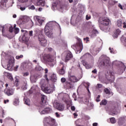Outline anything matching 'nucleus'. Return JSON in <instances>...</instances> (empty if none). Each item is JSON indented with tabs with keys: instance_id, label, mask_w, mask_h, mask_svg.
<instances>
[{
	"instance_id": "f257e3e1",
	"label": "nucleus",
	"mask_w": 126,
	"mask_h": 126,
	"mask_svg": "<svg viewBox=\"0 0 126 126\" xmlns=\"http://www.w3.org/2000/svg\"><path fill=\"white\" fill-rule=\"evenodd\" d=\"M57 25L56 22H49L47 23L44 29V32L46 36H48L49 38H53V32H52V28L53 26Z\"/></svg>"
},
{
	"instance_id": "e2e57ef3",
	"label": "nucleus",
	"mask_w": 126,
	"mask_h": 126,
	"mask_svg": "<svg viewBox=\"0 0 126 126\" xmlns=\"http://www.w3.org/2000/svg\"><path fill=\"white\" fill-rule=\"evenodd\" d=\"M73 115L74 116V118H76V117H77V116H78L77 113H73Z\"/></svg>"
},
{
	"instance_id": "864d4df0",
	"label": "nucleus",
	"mask_w": 126,
	"mask_h": 126,
	"mask_svg": "<svg viewBox=\"0 0 126 126\" xmlns=\"http://www.w3.org/2000/svg\"><path fill=\"white\" fill-rule=\"evenodd\" d=\"M26 9V8L25 7H20V9L21 10H22V11H23V10H25V9Z\"/></svg>"
},
{
	"instance_id": "2f4dec72",
	"label": "nucleus",
	"mask_w": 126,
	"mask_h": 126,
	"mask_svg": "<svg viewBox=\"0 0 126 126\" xmlns=\"http://www.w3.org/2000/svg\"><path fill=\"white\" fill-rule=\"evenodd\" d=\"M7 78L10 81H12L13 80V77H12V75L11 74H8L7 75Z\"/></svg>"
},
{
	"instance_id": "423d86ee",
	"label": "nucleus",
	"mask_w": 126,
	"mask_h": 126,
	"mask_svg": "<svg viewBox=\"0 0 126 126\" xmlns=\"http://www.w3.org/2000/svg\"><path fill=\"white\" fill-rule=\"evenodd\" d=\"M98 22L100 24L104 25V26H108L110 24V19L107 17L100 18L98 20Z\"/></svg>"
},
{
	"instance_id": "f03ea898",
	"label": "nucleus",
	"mask_w": 126,
	"mask_h": 126,
	"mask_svg": "<svg viewBox=\"0 0 126 126\" xmlns=\"http://www.w3.org/2000/svg\"><path fill=\"white\" fill-rule=\"evenodd\" d=\"M35 38L40 46L42 47H46L47 46V39L46 37L43 34V31H41L40 32L37 33Z\"/></svg>"
},
{
	"instance_id": "052dcab7",
	"label": "nucleus",
	"mask_w": 126,
	"mask_h": 126,
	"mask_svg": "<svg viewBox=\"0 0 126 126\" xmlns=\"http://www.w3.org/2000/svg\"><path fill=\"white\" fill-rule=\"evenodd\" d=\"M98 126V123H93V126Z\"/></svg>"
},
{
	"instance_id": "aec40b11",
	"label": "nucleus",
	"mask_w": 126,
	"mask_h": 126,
	"mask_svg": "<svg viewBox=\"0 0 126 126\" xmlns=\"http://www.w3.org/2000/svg\"><path fill=\"white\" fill-rule=\"evenodd\" d=\"M121 31L120 29H117L115 31L114 33L113 34V37L114 38H118V36L121 34Z\"/></svg>"
},
{
	"instance_id": "37998d69",
	"label": "nucleus",
	"mask_w": 126,
	"mask_h": 126,
	"mask_svg": "<svg viewBox=\"0 0 126 126\" xmlns=\"http://www.w3.org/2000/svg\"><path fill=\"white\" fill-rule=\"evenodd\" d=\"M9 32H10V33H12V32H13V27H10L9 29Z\"/></svg>"
},
{
	"instance_id": "f3484780",
	"label": "nucleus",
	"mask_w": 126,
	"mask_h": 126,
	"mask_svg": "<svg viewBox=\"0 0 126 126\" xmlns=\"http://www.w3.org/2000/svg\"><path fill=\"white\" fill-rule=\"evenodd\" d=\"M46 2L43 0H39L36 3V5L37 6H45Z\"/></svg>"
},
{
	"instance_id": "8fccbe9b",
	"label": "nucleus",
	"mask_w": 126,
	"mask_h": 126,
	"mask_svg": "<svg viewBox=\"0 0 126 126\" xmlns=\"http://www.w3.org/2000/svg\"><path fill=\"white\" fill-rule=\"evenodd\" d=\"M71 111H75V107L74 106H72L71 107Z\"/></svg>"
},
{
	"instance_id": "4c0bfd02",
	"label": "nucleus",
	"mask_w": 126,
	"mask_h": 126,
	"mask_svg": "<svg viewBox=\"0 0 126 126\" xmlns=\"http://www.w3.org/2000/svg\"><path fill=\"white\" fill-rule=\"evenodd\" d=\"M102 87H103V85L101 84H97L96 86V88H97V89H99V88H102Z\"/></svg>"
},
{
	"instance_id": "338daca9",
	"label": "nucleus",
	"mask_w": 126,
	"mask_h": 126,
	"mask_svg": "<svg viewBox=\"0 0 126 126\" xmlns=\"http://www.w3.org/2000/svg\"><path fill=\"white\" fill-rule=\"evenodd\" d=\"M23 2H26L27 1H28V0H22Z\"/></svg>"
},
{
	"instance_id": "cd10ccee",
	"label": "nucleus",
	"mask_w": 126,
	"mask_h": 126,
	"mask_svg": "<svg viewBox=\"0 0 126 126\" xmlns=\"http://www.w3.org/2000/svg\"><path fill=\"white\" fill-rule=\"evenodd\" d=\"M110 63V60L108 59H104L103 61V65H107V64H109Z\"/></svg>"
},
{
	"instance_id": "9b49d317",
	"label": "nucleus",
	"mask_w": 126,
	"mask_h": 126,
	"mask_svg": "<svg viewBox=\"0 0 126 126\" xmlns=\"http://www.w3.org/2000/svg\"><path fill=\"white\" fill-rule=\"evenodd\" d=\"M72 58H73L72 53H71L70 51H68L64 59L65 63H67V62L70 61V59H72Z\"/></svg>"
},
{
	"instance_id": "39448f33",
	"label": "nucleus",
	"mask_w": 126,
	"mask_h": 126,
	"mask_svg": "<svg viewBox=\"0 0 126 126\" xmlns=\"http://www.w3.org/2000/svg\"><path fill=\"white\" fill-rule=\"evenodd\" d=\"M45 122L46 123L44 124V126H57L56 120L51 117L46 118Z\"/></svg>"
},
{
	"instance_id": "0eeeda50",
	"label": "nucleus",
	"mask_w": 126,
	"mask_h": 126,
	"mask_svg": "<svg viewBox=\"0 0 126 126\" xmlns=\"http://www.w3.org/2000/svg\"><path fill=\"white\" fill-rule=\"evenodd\" d=\"M15 62V60L14 59V57H11L8 61V64L7 65V69L8 70H12L13 66H14V63Z\"/></svg>"
},
{
	"instance_id": "c9c22d12",
	"label": "nucleus",
	"mask_w": 126,
	"mask_h": 126,
	"mask_svg": "<svg viewBox=\"0 0 126 126\" xmlns=\"http://www.w3.org/2000/svg\"><path fill=\"white\" fill-rule=\"evenodd\" d=\"M7 2V0H1V4H2V5H5Z\"/></svg>"
},
{
	"instance_id": "de8ad7c7",
	"label": "nucleus",
	"mask_w": 126,
	"mask_h": 126,
	"mask_svg": "<svg viewBox=\"0 0 126 126\" xmlns=\"http://www.w3.org/2000/svg\"><path fill=\"white\" fill-rule=\"evenodd\" d=\"M86 18L87 20H89V19H91V16H88V15H87L86 16Z\"/></svg>"
},
{
	"instance_id": "0e129e2a",
	"label": "nucleus",
	"mask_w": 126,
	"mask_h": 126,
	"mask_svg": "<svg viewBox=\"0 0 126 126\" xmlns=\"http://www.w3.org/2000/svg\"><path fill=\"white\" fill-rule=\"evenodd\" d=\"M44 71H45V73H48V69L47 68L45 69Z\"/></svg>"
},
{
	"instance_id": "4d7b16f0",
	"label": "nucleus",
	"mask_w": 126,
	"mask_h": 126,
	"mask_svg": "<svg viewBox=\"0 0 126 126\" xmlns=\"http://www.w3.org/2000/svg\"><path fill=\"white\" fill-rule=\"evenodd\" d=\"M9 102V100L7 99L6 100H4V103L6 104V103H8Z\"/></svg>"
},
{
	"instance_id": "b1692460",
	"label": "nucleus",
	"mask_w": 126,
	"mask_h": 126,
	"mask_svg": "<svg viewBox=\"0 0 126 126\" xmlns=\"http://www.w3.org/2000/svg\"><path fill=\"white\" fill-rule=\"evenodd\" d=\"M126 69V66L125 65H122L120 66L119 69V71H121V73H123Z\"/></svg>"
},
{
	"instance_id": "a211bd4d",
	"label": "nucleus",
	"mask_w": 126,
	"mask_h": 126,
	"mask_svg": "<svg viewBox=\"0 0 126 126\" xmlns=\"http://www.w3.org/2000/svg\"><path fill=\"white\" fill-rule=\"evenodd\" d=\"M34 19H36L37 21H38V23L40 25H42L43 24V22H44L45 20H42L40 17L36 16L34 17Z\"/></svg>"
},
{
	"instance_id": "ea45409f",
	"label": "nucleus",
	"mask_w": 126,
	"mask_h": 126,
	"mask_svg": "<svg viewBox=\"0 0 126 126\" xmlns=\"http://www.w3.org/2000/svg\"><path fill=\"white\" fill-rule=\"evenodd\" d=\"M96 34H98V31H97L96 30H94L93 31V35L96 36Z\"/></svg>"
},
{
	"instance_id": "bb28decb",
	"label": "nucleus",
	"mask_w": 126,
	"mask_h": 126,
	"mask_svg": "<svg viewBox=\"0 0 126 126\" xmlns=\"http://www.w3.org/2000/svg\"><path fill=\"white\" fill-rule=\"evenodd\" d=\"M83 58H86V59H89L90 58H92V55H91L89 53H86L83 56Z\"/></svg>"
},
{
	"instance_id": "a18cd8bd",
	"label": "nucleus",
	"mask_w": 126,
	"mask_h": 126,
	"mask_svg": "<svg viewBox=\"0 0 126 126\" xmlns=\"http://www.w3.org/2000/svg\"><path fill=\"white\" fill-rule=\"evenodd\" d=\"M101 97V96L100 95H98L97 96V97H96V101L97 102H100V97Z\"/></svg>"
},
{
	"instance_id": "72a5a7b5",
	"label": "nucleus",
	"mask_w": 126,
	"mask_h": 126,
	"mask_svg": "<svg viewBox=\"0 0 126 126\" xmlns=\"http://www.w3.org/2000/svg\"><path fill=\"white\" fill-rule=\"evenodd\" d=\"M27 81H25L24 82V87L23 86L22 87V88L23 89H24V90H26V89H27Z\"/></svg>"
},
{
	"instance_id": "a19ab883",
	"label": "nucleus",
	"mask_w": 126,
	"mask_h": 126,
	"mask_svg": "<svg viewBox=\"0 0 126 126\" xmlns=\"http://www.w3.org/2000/svg\"><path fill=\"white\" fill-rule=\"evenodd\" d=\"M52 79H53L54 81H56L57 80V76L56 75H53Z\"/></svg>"
},
{
	"instance_id": "6ab92c4d",
	"label": "nucleus",
	"mask_w": 126,
	"mask_h": 126,
	"mask_svg": "<svg viewBox=\"0 0 126 126\" xmlns=\"http://www.w3.org/2000/svg\"><path fill=\"white\" fill-rule=\"evenodd\" d=\"M37 78H38V76L37 75H34L31 76V81L32 83H35L37 81Z\"/></svg>"
},
{
	"instance_id": "c756f323",
	"label": "nucleus",
	"mask_w": 126,
	"mask_h": 126,
	"mask_svg": "<svg viewBox=\"0 0 126 126\" xmlns=\"http://www.w3.org/2000/svg\"><path fill=\"white\" fill-rule=\"evenodd\" d=\"M108 102V101H107V100L106 99H103L102 100L100 103V105H103V106H106V105H107V103Z\"/></svg>"
},
{
	"instance_id": "49530a36",
	"label": "nucleus",
	"mask_w": 126,
	"mask_h": 126,
	"mask_svg": "<svg viewBox=\"0 0 126 126\" xmlns=\"http://www.w3.org/2000/svg\"><path fill=\"white\" fill-rule=\"evenodd\" d=\"M47 51L48 52H54V49H53L52 48H48L47 49Z\"/></svg>"
},
{
	"instance_id": "bf43d9fd",
	"label": "nucleus",
	"mask_w": 126,
	"mask_h": 126,
	"mask_svg": "<svg viewBox=\"0 0 126 126\" xmlns=\"http://www.w3.org/2000/svg\"><path fill=\"white\" fill-rule=\"evenodd\" d=\"M19 67V65H17L15 67V70H17V69Z\"/></svg>"
},
{
	"instance_id": "5fc2aeb1",
	"label": "nucleus",
	"mask_w": 126,
	"mask_h": 126,
	"mask_svg": "<svg viewBox=\"0 0 126 126\" xmlns=\"http://www.w3.org/2000/svg\"><path fill=\"white\" fill-rule=\"evenodd\" d=\"M84 41H87V42H89V37H87L86 38H84Z\"/></svg>"
},
{
	"instance_id": "6e6d98bb",
	"label": "nucleus",
	"mask_w": 126,
	"mask_h": 126,
	"mask_svg": "<svg viewBox=\"0 0 126 126\" xmlns=\"http://www.w3.org/2000/svg\"><path fill=\"white\" fill-rule=\"evenodd\" d=\"M123 24V28H126V23L124 22Z\"/></svg>"
},
{
	"instance_id": "69168bd1",
	"label": "nucleus",
	"mask_w": 126,
	"mask_h": 126,
	"mask_svg": "<svg viewBox=\"0 0 126 126\" xmlns=\"http://www.w3.org/2000/svg\"><path fill=\"white\" fill-rule=\"evenodd\" d=\"M2 118H3V116H4V110H2Z\"/></svg>"
},
{
	"instance_id": "58836bf2",
	"label": "nucleus",
	"mask_w": 126,
	"mask_h": 126,
	"mask_svg": "<svg viewBox=\"0 0 126 126\" xmlns=\"http://www.w3.org/2000/svg\"><path fill=\"white\" fill-rule=\"evenodd\" d=\"M22 58H23V55H21L20 56H16V60H20V59H22Z\"/></svg>"
},
{
	"instance_id": "603ef678",
	"label": "nucleus",
	"mask_w": 126,
	"mask_h": 126,
	"mask_svg": "<svg viewBox=\"0 0 126 126\" xmlns=\"http://www.w3.org/2000/svg\"><path fill=\"white\" fill-rule=\"evenodd\" d=\"M31 9L34 10L35 9V6L34 5H32L30 7Z\"/></svg>"
},
{
	"instance_id": "79ce46f5",
	"label": "nucleus",
	"mask_w": 126,
	"mask_h": 126,
	"mask_svg": "<svg viewBox=\"0 0 126 126\" xmlns=\"http://www.w3.org/2000/svg\"><path fill=\"white\" fill-rule=\"evenodd\" d=\"M29 75V72H26L23 73V76L24 77L28 76Z\"/></svg>"
},
{
	"instance_id": "5701e85b",
	"label": "nucleus",
	"mask_w": 126,
	"mask_h": 126,
	"mask_svg": "<svg viewBox=\"0 0 126 126\" xmlns=\"http://www.w3.org/2000/svg\"><path fill=\"white\" fill-rule=\"evenodd\" d=\"M78 45L79 46V49H80L79 51L81 52V51L83 50V45H82V43H81V41H79L78 43Z\"/></svg>"
},
{
	"instance_id": "3c124183",
	"label": "nucleus",
	"mask_w": 126,
	"mask_h": 126,
	"mask_svg": "<svg viewBox=\"0 0 126 126\" xmlns=\"http://www.w3.org/2000/svg\"><path fill=\"white\" fill-rule=\"evenodd\" d=\"M55 115H56L57 118H60V117L61 116V115H60V114H59V113L58 112H56L55 113Z\"/></svg>"
},
{
	"instance_id": "412c9836",
	"label": "nucleus",
	"mask_w": 126,
	"mask_h": 126,
	"mask_svg": "<svg viewBox=\"0 0 126 126\" xmlns=\"http://www.w3.org/2000/svg\"><path fill=\"white\" fill-rule=\"evenodd\" d=\"M117 25L119 28L123 27V23L122 22V19H119L117 21Z\"/></svg>"
},
{
	"instance_id": "680f3d73",
	"label": "nucleus",
	"mask_w": 126,
	"mask_h": 126,
	"mask_svg": "<svg viewBox=\"0 0 126 126\" xmlns=\"http://www.w3.org/2000/svg\"><path fill=\"white\" fill-rule=\"evenodd\" d=\"M37 70H42V68L40 66L37 67Z\"/></svg>"
},
{
	"instance_id": "1a4fd4ad",
	"label": "nucleus",
	"mask_w": 126,
	"mask_h": 126,
	"mask_svg": "<svg viewBox=\"0 0 126 126\" xmlns=\"http://www.w3.org/2000/svg\"><path fill=\"white\" fill-rule=\"evenodd\" d=\"M43 60L45 62H48L49 63H53L54 59L52 58V55L50 54H44L43 55Z\"/></svg>"
},
{
	"instance_id": "c85d7f7f",
	"label": "nucleus",
	"mask_w": 126,
	"mask_h": 126,
	"mask_svg": "<svg viewBox=\"0 0 126 126\" xmlns=\"http://www.w3.org/2000/svg\"><path fill=\"white\" fill-rule=\"evenodd\" d=\"M24 100L25 101V104H26V105H27L28 106H29V105H30V100H29V99L24 98Z\"/></svg>"
},
{
	"instance_id": "774afa93",
	"label": "nucleus",
	"mask_w": 126,
	"mask_h": 126,
	"mask_svg": "<svg viewBox=\"0 0 126 126\" xmlns=\"http://www.w3.org/2000/svg\"><path fill=\"white\" fill-rule=\"evenodd\" d=\"M13 18H16V14H14L13 15Z\"/></svg>"
},
{
	"instance_id": "f704fd0d",
	"label": "nucleus",
	"mask_w": 126,
	"mask_h": 126,
	"mask_svg": "<svg viewBox=\"0 0 126 126\" xmlns=\"http://www.w3.org/2000/svg\"><path fill=\"white\" fill-rule=\"evenodd\" d=\"M110 122L111 123V124H115L116 122H117L116 121V119H115V118H114V117L111 118L110 119Z\"/></svg>"
},
{
	"instance_id": "2eb2a0df",
	"label": "nucleus",
	"mask_w": 126,
	"mask_h": 126,
	"mask_svg": "<svg viewBox=\"0 0 126 126\" xmlns=\"http://www.w3.org/2000/svg\"><path fill=\"white\" fill-rule=\"evenodd\" d=\"M68 80L69 81H70L71 82H77L78 81V79H77V78H76L75 76L73 75H68Z\"/></svg>"
},
{
	"instance_id": "6e6552de",
	"label": "nucleus",
	"mask_w": 126,
	"mask_h": 126,
	"mask_svg": "<svg viewBox=\"0 0 126 126\" xmlns=\"http://www.w3.org/2000/svg\"><path fill=\"white\" fill-rule=\"evenodd\" d=\"M61 81L62 83H64V86L68 89H70L72 88V83L66 81V79L64 77L61 78Z\"/></svg>"
},
{
	"instance_id": "a878e982",
	"label": "nucleus",
	"mask_w": 126,
	"mask_h": 126,
	"mask_svg": "<svg viewBox=\"0 0 126 126\" xmlns=\"http://www.w3.org/2000/svg\"><path fill=\"white\" fill-rule=\"evenodd\" d=\"M84 86H85L87 90L88 91L89 93L90 92V91H89V86H90V84L88 83H84Z\"/></svg>"
},
{
	"instance_id": "473e14b6",
	"label": "nucleus",
	"mask_w": 126,
	"mask_h": 126,
	"mask_svg": "<svg viewBox=\"0 0 126 126\" xmlns=\"http://www.w3.org/2000/svg\"><path fill=\"white\" fill-rule=\"evenodd\" d=\"M0 30H2V34L3 35V36H5V35H4V27L2 26H0Z\"/></svg>"
},
{
	"instance_id": "4be33fe9",
	"label": "nucleus",
	"mask_w": 126,
	"mask_h": 126,
	"mask_svg": "<svg viewBox=\"0 0 126 126\" xmlns=\"http://www.w3.org/2000/svg\"><path fill=\"white\" fill-rule=\"evenodd\" d=\"M41 100L42 103H46V102L47 101V96L45 95H42L41 97Z\"/></svg>"
},
{
	"instance_id": "f8f14e48",
	"label": "nucleus",
	"mask_w": 126,
	"mask_h": 126,
	"mask_svg": "<svg viewBox=\"0 0 126 126\" xmlns=\"http://www.w3.org/2000/svg\"><path fill=\"white\" fill-rule=\"evenodd\" d=\"M5 94L7 95V96H11V95H13L14 93V91L12 90V89H7L6 88L4 91Z\"/></svg>"
},
{
	"instance_id": "7ed1b4c3",
	"label": "nucleus",
	"mask_w": 126,
	"mask_h": 126,
	"mask_svg": "<svg viewBox=\"0 0 126 126\" xmlns=\"http://www.w3.org/2000/svg\"><path fill=\"white\" fill-rule=\"evenodd\" d=\"M66 68V64L63 62H61L59 66L57 67L56 71L59 75H64L65 73V69Z\"/></svg>"
},
{
	"instance_id": "9d476101",
	"label": "nucleus",
	"mask_w": 126,
	"mask_h": 126,
	"mask_svg": "<svg viewBox=\"0 0 126 126\" xmlns=\"http://www.w3.org/2000/svg\"><path fill=\"white\" fill-rule=\"evenodd\" d=\"M56 108L58 111H63L64 110V104L59 102L56 103Z\"/></svg>"
},
{
	"instance_id": "13d9d810",
	"label": "nucleus",
	"mask_w": 126,
	"mask_h": 126,
	"mask_svg": "<svg viewBox=\"0 0 126 126\" xmlns=\"http://www.w3.org/2000/svg\"><path fill=\"white\" fill-rule=\"evenodd\" d=\"M118 6L121 9H123V6H122V4H119Z\"/></svg>"
},
{
	"instance_id": "c03bdc74",
	"label": "nucleus",
	"mask_w": 126,
	"mask_h": 126,
	"mask_svg": "<svg viewBox=\"0 0 126 126\" xmlns=\"http://www.w3.org/2000/svg\"><path fill=\"white\" fill-rule=\"evenodd\" d=\"M109 50L110 52L111 53V54H114V49L111 48V47H110L109 48Z\"/></svg>"
},
{
	"instance_id": "4468645a",
	"label": "nucleus",
	"mask_w": 126,
	"mask_h": 126,
	"mask_svg": "<svg viewBox=\"0 0 126 126\" xmlns=\"http://www.w3.org/2000/svg\"><path fill=\"white\" fill-rule=\"evenodd\" d=\"M44 91L45 92V93L50 94V93H52V92H53V88H51V86L50 85L47 86L44 88Z\"/></svg>"
},
{
	"instance_id": "393cba45",
	"label": "nucleus",
	"mask_w": 126,
	"mask_h": 126,
	"mask_svg": "<svg viewBox=\"0 0 126 126\" xmlns=\"http://www.w3.org/2000/svg\"><path fill=\"white\" fill-rule=\"evenodd\" d=\"M13 104L15 105V106H18V105L19 104V98H15Z\"/></svg>"
},
{
	"instance_id": "ddd939ff",
	"label": "nucleus",
	"mask_w": 126,
	"mask_h": 126,
	"mask_svg": "<svg viewBox=\"0 0 126 126\" xmlns=\"http://www.w3.org/2000/svg\"><path fill=\"white\" fill-rule=\"evenodd\" d=\"M52 112V108L46 107L41 112V115H45V114H49Z\"/></svg>"
},
{
	"instance_id": "e433bc0d",
	"label": "nucleus",
	"mask_w": 126,
	"mask_h": 126,
	"mask_svg": "<svg viewBox=\"0 0 126 126\" xmlns=\"http://www.w3.org/2000/svg\"><path fill=\"white\" fill-rule=\"evenodd\" d=\"M14 32L15 34H17V33H18V32H19V29L18 28H15L14 29Z\"/></svg>"
},
{
	"instance_id": "7c9ffc66",
	"label": "nucleus",
	"mask_w": 126,
	"mask_h": 126,
	"mask_svg": "<svg viewBox=\"0 0 126 126\" xmlns=\"http://www.w3.org/2000/svg\"><path fill=\"white\" fill-rule=\"evenodd\" d=\"M104 91L106 94H107L108 95H110L111 92L110 91V90L108 88H105Z\"/></svg>"
},
{
	"instance_id": "dca6fc26",
	"label": "nucleus",
	"mask_w": 126,
	"mask_h": 126,
	"mask_svg": "<svg viewBox=\"0 0 126 126\" xmlns=\"http://www.w3.org/2000/svg\"><path fill=\"white\" fill-rule=\"evenodd\" d=\"M83 65L85 66L87 69H89V68H92L93 66L91 64L88 63L84 60L82 61Z\"/></svg>"
},
{
	"instance_id": "09e8293b",
	"label": "nucleus",
	"mask_w": 126,
	"mask_h": 126,
	"mask_svg": "<svg viewBox=\"0 0 126 126\" xmlns=\"http://www.w3.org/2000/svg\"><path fill=\"white\" fill-rule=\"evenodd\" d=\"M92 72L93 73L97 74V69H94V70H93L92 71Z\"/></svg>"
},
{
	"instance_id": "20e7f679",
	"label": "nucleus",
	"mask_w": 126,
	"mask_h": 126,
	"mask_svg": "<svg viewBox=\"0 0 126 126\" xmlns=\"http://www.w3.org/2000/svg\"><path fill=\"white\" fill-rule=\"evenodd\" d=\"M21 31L22 33H24L22 39L25 42H28L29 40V36H33V31H30L29 32L24 30H21Z\"/></svg>"
}]
</instances>
